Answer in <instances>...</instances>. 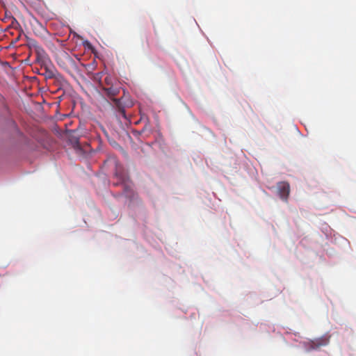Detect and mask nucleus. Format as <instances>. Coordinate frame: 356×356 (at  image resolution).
I'll return each instance as SVG.
<instances>
[{"label":"nucleus","mask_w":356,"mask_h":356,"mask_svg":"<svg viewBox=\"0 0 356 356\" xmlns=\"http://www.w3.org/2000/svg\"><path fill=\"white\" fill-rule=\"evenodd\" d=\"M115 176L119 179V182H118L116 185L119 184L120 183L122 184L125 196L127 197H131L134 193L133 184L129 180L127 173L117 169L115 172Z\"/></svg>","instance_id":"f257e3e1"},{"label":"nucleus","mask_w":356,"mask_h":356,"mask_svg":"<svg viewBox=\"0 0 356 356\" xmlns=\"http://www.w3.org/2000/svg\"><path fill=\"white\" fill-rule=\"evenodd\" d=\"M104 91L105 92L106 95L115 102V105L118 107H120V100L119 99H115L114 97L117 96L120 92V88L118 87H114L113 86H111L109 87H104L103 88ZM120 110H121L120 108H119Z\"/></svg>","instance_id":"f03ea898"},{"label":"nucleus","mask_w":356,"mask_h":356,"mask_svg":"<svg viewBox=\"0 0 356 356\" xmlns=\"http://www.w3.org/2000/svg\"><path fill=\"white\" fill-rule=\"evenodd\" d=\"M277 191L280 197L282 200H286L290 192L289 184L287 182L284 181L280 182L277 184Z\"/></svg>","instance_id":"7ed1b4c3"},{"label":"nucleus","mask_w":356,"mask_h":356,"mask_svg":"<svg viewBox=\"0 0 356 356\" xmlns=\"http://www.w3.org/2000/svg\"><path fill=\"white\" fill-rule=\"evenodd\" d=\"M329 342L328 339L327 338H318L314 340H312L308 342V349L312 350V349H317L320 348L321 346H326Z\"/></svg>","instance_id":"20e7f679"},{"label":"nucleus","mask_w":356,"mask_h":356,"mask_svg":"<svg viewBox=\"0 0 356 356\" xmlns=\"http://www.w3.org/2000/svg\"><path fill=\"white\" fill-rule=\"evenodd\" d=\"M34 51L39 58H44L47 55L44 48L41 45H39Z\"/></svg>","instance_id":"39448f33"},{"label":"nucleus","mask_w":356,"mask_h":356,"mask_svg":"<svg viewBox=\"0 0 356 356\" xmlns=\"http://www.w3.org/2000/svg\"><path fill=\"white\" fill-rule=\"evenodd\" d=\"M71 143L73 145V147L77 150V151H80L81 152L82 151V149H81V145L79 142V139L78 138H72L71 139Z\"/></svg>","instance_id":"423d86ee"},{"label":"nucleus","mask_w":356,"mask_h":356,"mask_svg":"<svg viewBox=\"0 0 356 356\" xmlns=\"http://www.w3.org/2000/svg\"><path fill=\"white\" fill-rule=\"evenodd\" d=\"M40 44L38 42L35 40H30L29 41V46L31 49L35 50Z\"/></svg>","instance_id":"0eeeda50"},{"label":"nucleus","mask_w":356,"mask_h":356,"mask_svg":"<svg viewBox=\"0 0 356 356\" xmlns=\"http://www.w3.org/2000/svg\"><path fill=\"white\" fill-rule=\"evenodd\" d=\"M46 72H47V77L49 78V79L54 78L56 76L55 72L54 70H47Z\"/></svg>","instance_id":"6e6552de"},{"label":"nucleus","mask_w":356,"mask_h":356,"mask_svg":"<svg viewBox=\"0 0 356 356\" xmlns=\"http://www.w3.org/2000/svg\"><path fill=\"white\" fill-rule=\"evenodd\" d=\"M64 56L66 58H70L69 56L67 54H64Z\"/></svg>","instance_id":"1a4fd4ad"},{"label":"nucleus","mask_w":356,"mask_h":356,"mask_svg":"<svg viewBox=\"0 0 356 356\" xmlns=\"http://www.w3.org/2000/svg\"><path fill=\"white\" fill-rule=\"evenodd\" d=\"M58 65H60V66H62V65H63V63H60L59 62H58Z\"/></svg>","instance_id":"9d476101"},{"label":"nucleus","mask_w":356,"mask_h":356,"mask_svg":"<svg viewBox=\"0 0 356 356\" xmlns=\"http://www.w3.org/2000/svg\"><path fill=\"white\" fill-rule=\"evenodd\" d=\"M58 65H60V66H62V65H63V63H60L59 62H58Z\"/></svg>","instance_id":"9b49d317"},{"label":"nucleus","mask_w":356,"mask_h":356,"mask_svg":"<svg viewBox=\"0 0 356 356\" xmlns=\"http://www.w3.org/2000/svg\"><path fill=\"white\" fill-rule=\"evenodd\" d=\"M105 81H106V83H107L108 85H109V83H108V81H107V78H106V79H105Z\"/></svg>","instance_id":"f8f14e48"},{"label":"nucleus","mask_w":356,"mask_h":356,"mask_svg":"<svg viewBox=\"0 0 356 356\" xmlns=\"http://www.w3.org/2000/svg\"><path fill=\"white\" fill-rule=\"evenodd\" d=\"M122 112L123 113H124V109H122Z\"/></svg>","instance_id":"ddd939ff"}]
</instances>
